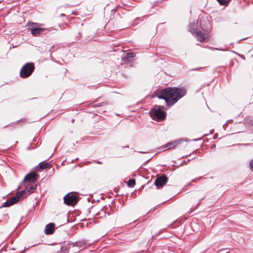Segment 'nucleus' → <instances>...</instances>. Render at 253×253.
I'll return each instance as SVG.
<instances>
[{
    "instance_id": "f257e3e1",
    "label": "nucleus",
    "mask_w": 253,
    "mask_h": 253,
    "mask_svg": "<svg viewBox=\"0 0 253 253\" xmlns=\"http://www.w3.org/2000/svg\"><path fill=\"white\" fill-rule=\"evenodd\" d=\"M186 90L183 88L167 87L157 93L159 99H164L168 106H172L185 95Z\"/></svg>"
},
{
    "instance_id": "f03ea898",
    "label": "nucleus",
    "mask_w": 253,
    "mask_h": 253,
    "mask_svg": "<svg viewBox=\"0 0 253 253\" xmlns=\"http://www.w3.org/2000/svg\"><path fill=\"white\" fill-rule=\"evenodd\" d=\"M42 24L38 23H32L30 25L31 33L34 36H38L41 34H45L50 31V28H43Z\"/></svg>"
},
{
    "instance_id": "7ed1b4c3",
    "label": "nucleus",
    "mask_w": 253,
    "mask_h": 253,
    "mask_svg": "<svg viewBox=\"0 0 253 253\" xmlns=\"http://www.w3.org/2000/svg\"><path fill=\"white\" fill-rule=\"evenodd\" d=\"M34 69L35 67L33 63H27L21 68L20 75L23 78H27L32 74Z\"/></svg>"
},
{
    "instance_id": "20e7f679",
    "label": "nucleus",
    "mask_w": 253,
    "mask_h": 253,
    "mask_svg": "<svg viewBox=\"0 0 253 253\" xmlns=\"http://www.w3.org/2000/svg\"><path fill=\"white\" fill-rule=\"evenodd\" d=\"M164 108L163 106L156 105L155 108L151 111V116L153 119L163 120L165 118V113L162 111Z\"/></svg>"
},
{
    "instance_id": "39448f33",
    "label": "nucleus",
    "mask_w": 253,
    "mask_h": 253,
    "mask_svg": "<svg viewBox=\"0 0 253 253\" xmlns=\"http://www.w3.org/2000/svg\"><path fill=\"white\" fill-rule=\"evenodd\" d=\"M196 24V22L195 21H193L190 23L189 25V31L193 34L195 35L197 39L201 42H203L205 40V36L204 34L201 31H199L197 29H193L191 26L193 25V26H195Z\"/></svg>"
},
{
    "instance_id": "423d86ee",
    "label": "nucleus",
    "mask_w": 253,
    "mask_h": 253,
    "mask_svg": "<svg viewBox=\"0 0 253 253\" xmlns=\"http://www.w3.org/2000/svg\"><path fill=\"white\" fill-rule=\"evenodd\" d=\"M65 204L69 206H72L77 203L78 199L77 196L73 193H68L64 197Z\"/></svg>"
},
{
    "instance_id": "0eeeda50",
    "label": "nucleus",
    "mask_w": 253,
    "mask_h": 253,
    "mask_svg": "<svg viewBox=\"0 0 253 253\" xmlns=\"http://www.w3.org/2000/svg\"><path fill=\"white\" fill-rule=\"evenodd\" d=\"M168 180V177L163 175L157 178L155 181V184L156 187L158 188H161L165 185Z\"/></svg>"
},
{
    "instance_id": "6e6552de",
    "label": "nucleus",
    "mask_w": 253,
    "mask_h": 253,
    "mask_svg": "<svg viewBox=\"0 0 253 253\" xmlns=\"http://www.w3.org/2000/svg\"><path fill=\"white\" fill-rule=\"evenodd\" d=\"M25 192V190H22L21 191L16 192L15 196L9 200L10 202L9 205H13L18 202L19 201L20 197H23Z\"/></svg>"
},
{
    "instance_id": "1a4fd4ad",
    "label": "nucleus",
    "mask_w": 253,
    "mask_h": 253,
    "mask_svg": "<svg viewBox=\"0 0 253 253\" xmlns=\"http://www.w3.org/2000/svg\"><path fill=\"white\" fill-rule=\"evenodd\" d=\"M38 175L33 172L27 174L24 179V181L34 182L37 180Z\"/></svg>"
},
{
    "instance_id": "9d476101",
    "label": "nucleus",
    "mask_w": 253,
    "mask_h": 253,
    "mask_svg": "<svg viewBox=\"0 0 253 253\" xmlns=\"http://www.w3.org/2000/svg\"><path fill=\"white\" fill-rule=\"evenodd\" d=\"M55 230V225L53 223H50L47 224L45 228L44 232L46 235H50L53 234Z\"/></svg>"
},
{
    "instance_id": "9b49d317",
    "label": "nucleus",
    "mask_w": 253,
    "mask_h": 253,
    "mask_svg": "<svg viewBox=\"0 0 253 253\" xmlns=\"http://www.w3.org/2000/svg\"><path fill=\"white\" fill-rule=\"evenodd\" d=\"M37 185L31 186V187L27 188L25 190V192L24 193L23 197L24 198L25 197L28 196L30 194L34 192L35 189H36Z\"/></svg>"
},
{
    "instance_id": "f8f14e48",
    "label": "nucleus",
    "mask_w": 253,
    "mask_h": 253,
    "mask_svg": "<svg viewBox=\"0 0 253 253\" xmlns=\"http://www.w3.org/2000/svg\"><path fill=\"white\" fill-rule=\"evenodd\" d=\"M182 139H180L174 142L168 143L167 145L164 146V147L166 148L169 147V148H174L178 144H180L181 142H182Z\"/></svg>"
},
{
    "instance_id": "ddd939ff",
    "label": "nucleus",
    "mask_w": 253,
    "mask_h": 253,
    "mask_svg": "<svg viewBox=\"0 0 253 253\" xmlns=\"http://www.w3.org/2000/svg\"><path fill=\"white\" fill-rule=\"evenodd\" d=\"M205 195H203L202 196H201L200 193H196L194 195V198H195V199H198V202L197 203L196 207L198 206L199 205V204H200V203L201 202V201L203 200H204L205 199Z\"/></svg>"
},
{
    "instance_id": "4468645a",
    "label": "nucleus",
    "mask_w": 253,
    "mask_h": 253,
    "mask_svg": "<svg viewBox=\"0 0 253 253\" xmlns=\"http://www.w3.org/2000/svg\"><path fill=\"white\" fill-rule=\"evenodd\" d=\"M135 54L134 53L128 52L127 53L125 56L122 58L124 61H128L130 58L135 57Z\"/></svg>"
},
{
    "instance_id": "2eb2a0df",
    "label": "nucleus",
    "mask_w": 253,
    "mask_h": 253,
    "mask_svg": "<svg viewBox=\"0 0 253 253\" xmlns=\"http://www.w3.org/2000/svg\"><path fill=\"white\" fill-rule=\"evenodd\" d=\"M39 166L41 169H46L50 168V164L45 162H42L39 164Z\"/></svg>"
},
{
    "instance_id": "dca6fc26",
    "label": "nucleus",
    "mask_w": 253,
    "mask_h": 253,
    "mask_svg": "<svg viewBox=\"0 0 253 253\" xmlns=\"http://www.w3.org/2000/svg\"><path fill=\"white\" fill-rule=\"evenodd\" d=\"M135 184V181L133 179H130L127 182V185L130 187H133Z\"/></svg>"
},
{
    "instance_id": "f3484780",
    "label": "nucleus",
    "mask_w": 253,
    "mask_h": 253,
    "mask_svg": "<svg viewBox=\"0 0 253 253\" xmlns=\"http://www.w3.org/2000/svg\"><path fill=\"white\" fill-rule=\"evenodd\" d=\"M221 5H224L229 2L230 0H217Z\"/></svg>"
},
{
    "instance_id": "a211bd4d",
    "label": "nucleus",
    "mask_w": 253,
    "mask_h": 253,
    "mask_svg": "<svg viewBox=\"0 0 253 253\" xmlns=\"http://www.w3.org/2000/svg\"><path fill=\"white\" fill-rule=\"evenodd\" d=\"M9 204H10L9 200H8L3 204L1 207H8L9 206H12L11 205H9Z\"/></svg>"
},
{
    "instance_id": "6ab92c4d",
    "label": "nucleus",
    "mask_w": 253,
    "mask_h": 253,
    "mask_svg": "<svg viewBox=\"0 0 253 253\" xmlns=\"http://www.w3.org/2000/svg\"><path fill=\"white\" fill-rule=\"evenodd\" d=\"M106 208L105 207H104L102 210H101V212L103 213V216H105L106 215Z\"/></svg>"
},
{
    "instance_id": "aec40b11",
    "label": "nucleus",
    "mask_w": 253,
    "mask_h": 253,
    "mask_svg": "<svg viewBox=\"0 0 253 253\" xmlns=\"http://www.w3.org/2000/svg\"><path fill=\"white\" fill-rule=\"evenodd\" d=\"M250 169L253 171V159L252 160L250 163Z\"/></svg>"
},
{
    "instance_id": "412c9836",
    "label": "nucleus",
    "mask_w": 253,
    "mask_h": 253,
    "mask_svg": "<svg viewBox=\"0 0 253 253\" xmlns=\"http://www.w3.org/2000/svg\"><path fill=\"white\" fill-rule=\"evenodd\" d=\"M195 22H196V24L195 25V26H193V25H192V26H191V27L192 29H197L195 27H197V22L196 21H195Z\"/></svg>"
},
{
    "instance_id": "4be33fe9",
    "label": "nucleus",
    "mask_w": 253,
    "mask_h": 253,
    "mask_svg": "<svg viewBox=\"0 0 253 253\" xmlns=\"http://www.w3.org/2000/svg\"><path fill=\"white\" fill-rule=\"evenodd\" d=\"M201 138H198V139H195L193 140H194V141H198V140H201Z\"/></svg>"
},
{
    "instance_id": "5701e85b",
    "label": "nucleus",
    "mask_w": 253,
    "mask_h": 253,
    "mask_svg": "<svg viewBox=\"0 0 253 253\" xmlns=\"http://www.w3.org/2000/svg\"><path fill=\"white\" fill-rule=\"evenodd\" d=\"M64 16H65V14H60V16H61V17Z\"/></svg>"
},
{
    "instance_id": "b1692460",
    "label": "nucleus",
    "mask_w": 253,
    "mask_h": 253,
    "mask_svg": "<svg viewBox=\"0 0 253 253\" xmlns=\"http://www.w3.org/2000/svg\"><path fill=\"white\" fill-rule=\"evenodd\" d=\"M193 210H194V209L193 210L190 211L189 212V214L191 213L193 211Z\"/></svg>"
},
{
    "instance_id": "393cba45",
    "label": "nucleus",
    "mask_w": 253,
    "mask_h": 253,
    "mask_svg": "<svg viewBox=\"0 0 253 253\" xmlns=\"http://www.w3.org/2000/svg\"><path fill=\"white\" fill-rule=\"evenodd\" d=\"M62 250H63V248H61V250H60V251L59 252V253H62V252H63V251H62Z\"/></svg>"
},
{
    "instance_id": "a878e982",
    "label": "nucleus",
    "mask_w": 253,
    "mask_h": 253,
    "mask_svg": "<svg viewBox=\"0 0 253 253\" xmlns=\"http://www.w3.org/2000/svg\"><path fill=\"white\" fill-rule=\"evenodd\" d=\"M101 214V212H99V213H97V215H100V214Z\"/></svg>"
},
{
    "instance_id": "bb28decb",
    "label": "nucleus",
    "mask_w": 253,
    "mask_h": 253,
    "mask_svg": "<svg viewBox=\"0 0 253 253\" xmlns=\"http://www.w3.org/2000/svg\"><path fill=\"white\" fill-rule=\"evenodd\" d=\"M74 119H72V123H74Z\"/></svg>"
},
{
    "instance_id": "cd10ccee",
    "label": "nucleus",
    "mask_w": 253,
    "mask_h": 253,
    "mask_svg": "<svg viewBox=\"0 0 253 253\" xmlns=\"http://www.w3.org/2000/svg\"><path fill=\"white\" fill-rule=\"evenodd\" d=\"M140 153H143V152H140Z\"/></svg>"
},
{
    "instance_id": "c85d7f7f",
    "label": "nucleus",
    "mask_w": 253,
    "mask_h": 253,
    "mask_svg": "<svg viewBox=\"0 0 253 253\" xmlns=\"http://www.w3.org/2000/svg\"><path fill=\"white\" fill-rule=\"evenodd\" d=\"M98 163L101 164V163L100 162H99Z\"/></svg>"
}]
</instances>
